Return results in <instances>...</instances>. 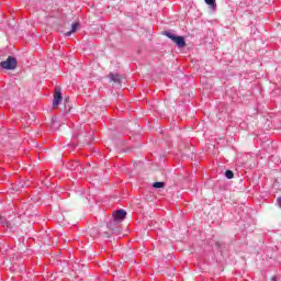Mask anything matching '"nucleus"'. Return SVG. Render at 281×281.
Instances as JSON below:
<instances>
[{
    "instance_id": "nucleus-1",
    "label": "nucleus",
    "mask_w": 281,
    "mask_h": 281,
    "mask_svg": "<svg viewBox=\"0 0 281 281\" xmlns=\"http://www.w3.org/2000/svg\"><path fill=\"white\" fill-rule=\"evenodd\" d=\"M0 66L2 67V69H16V58L9 56L7 60L0 63Z\"/></svg>"
},
{
    "instance_id": "nucleus-2",
    "label": "nucleus",
    "mask_w": 281,
    "mask_h": 281,
    "mask_svg": "<svg viewBox=\"0 0 281 281\" xmlns=\"http://www.w3.org/2000/svg\"><path fill=\"white\" fill-rule=\"evenodd\" d=\"M166 36L173 41L178 47H186V38L183 36H177L171 32H166Z\"/></svg>"
},
{
    "instance_id": "nucleus-3",
    "label": "nucleus",
    "mask_w": 281,
    "mask_h": 281,
    "mask_svg": "<svg viewBox=\"0 0 281 281\" xmlns=\"http://www.w3.org/2000/svg\"><path fill=\"white\" fill-rule=\"evenodd\" d=\"M126 218V212L124 210H119L113 213V223H122Z\"/></svg>"
},
{
    "instance_id": "nucleus-4",
    "label": "nucleus",
    "mask_w": 281,
    "mask_h": 281,
    "mask_svg": "<svg viewBox=\"0 0 281 281\" xmlns=\"http://www.w3.org/2000/svg\"><path fill=\"white\" fill-rule=\"evenodd\" d=\"M63 102V94L60 93V88H55V94L53 100V106H58Z\"/></svg>"
},
{
    "instance_id": "nucleus-5",
    "label": "nucleus",
    "mask_w": 281,
    "mask_h": 281,
    "mask_svg": "<svg viewBox=\"0 0 281 281\" xmlns=\"http://www.w3.org/2000/svg\"><path fill=\"white\" fill-rule=\"evenodd\" d=\"M68 169L71 171L80 172L81 167L79 161H70L68 162Z\"/></svg>"
},
{
    "instance_id": "nucleus-6",
    "label": "nucleus",
    "mask_w": 281,
    "mask_h": 281,
    "mask_svg": "<svg viewBox=\"0 0 281 281\" xmlns=\"http://www.w3.org/2000/svg\"><path fill=\"white\" fill-rule=\"evenodd\" d=\"M110 80H111V82H115L116 85H121L122 77L117 74H110Z\"/></svg>"
},
{
    "instance_id": "nucleus-7",
    "label": "nucleus",
    "mask_w": 281,
    "mask_h": 281,
    "mask_svg": "<svg viewBox=\"0 0 281 281\" xmlns=\"http://www.w3.org/2000/svg\"><path fill=\"white\" fill-rule=\"evenodd\" d=\"M117 225H120V223H113V220L108 223L109 229H111L114 234L117 232Z\"/></svg>"
},
{
    "instance_id": "nucleus-8",
    "label": "nucleus",
    "mask_w": 281,
    "mask_h": 281,
    "mask_svg": "<svg viewBox=\"0 0 281 281\" xmlns=\"http://www.w3.org/2000/svg\"><path fill=\"white\" fill-rule=\"evenodd\" d=\"M79 25H80L79 23H72L71 24V30L66 33V36H71L75 32H77Z\"/></svg>"
},
{
    "instance_id": "nucleus-9",
    "label": "nucleus",
    "mask_w": 281,
    "mask_h": 281,
    "mask_svg": "<svg viewBox=\"0 0 281 281\" xmlns=\"http://www.w3.org/2000/svg\"><path fill=\"white\" fill-rule=\"evenodd\" d=\"M225 177H226V179H234V171L226 170L225 171Z\"/></svg>"
},
{
    "instance_id": "nucleus-10",
    "label": "nucleus",
    "mask_w": 281,
    "mask_h": 281,
    "mask_svg": "<svg viewBox=\"0 0 281 281\" xmlns=\"http://www.w3.org/2000/svg\"><path fill=\"white\" fill-rule=\"evenodd\" d=\"M207 5L212 8H216V0H204Z\"/></svg>"
},
{
    "instance_id": "nucleus-11",
    "label": "nucleus",
    "mask_w": 281,
    "mask_h": 281,
    "mask_svg": "<svg viewBox=\"0 0 281 281\" xmlns=\"http://www.w3.org/2000/svg\"><path fill=\"white\" fill-rule=\"evenodd\" d=\"M164 186H166V183H164V182H155V183L153 184V188L159 189V188H164Z\"/></svg>"
},
{
    "instance_id": "nucleus-12",
    "label": "nucleus",
    "mask_w": 281,
    "mask_h": 281,
    "mask_svg": "<svg viewBox=\"0 0 281 281\" xmlns=\"http://www.w3.org/2000/svg\"><path fill=\"white\" fill-rule=\"evenodd\" d=\"M277 205H278L279 207H281V196H279V198L277 199Z\"/></svg>"
},
{
    "instance_id": "nucleus-13",
    "label": "nucleus",
    "mask_w": 281,
    "mask_h": 281,
    "mask_svg": "<svg viewBox=\"0 0 281 281\" xmlns=\"http://www.w3.org/2000/svg\"><path fill=\"white\" fill-rule=\"evenodd\" d=\"M271 281H278V277H272Z\"/></svg>"
}]
</instances>
